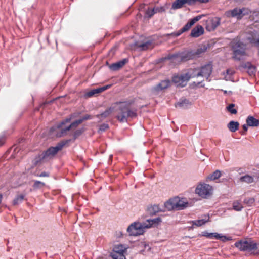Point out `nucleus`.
I'll return each instance as SVG.
<instances>
[{"instance_id":"obj_36","label":"nucleus","mask_w":259,"mask_h":259,"mask_svg":"<svg viewBox=\"0 0 259 259\" xmlns=\"http://www.w3.org/2000/svg\"><path fill=\"white\" fill-rule=\"evenodd\" d=\"M254 202L255 200L253 198L247 199L244 201V202L249 206L253 205V204L254 203Z\"/></svg>"},{"instance_id":"obj_46","label":"nucleus","mask_w":259,"mask_h":259,"mask_svg":"<svg viewBox=\"0 0 259 259\" xmlns=\"http://www.w3.org/2000/svg\"><path fill=\"white\" fill-rule=\"evenodd\" d=\"M209 1V0H196V2H200V3H205Z\"/></svg>"},{"instance_id":"obj_22","label":"nucleus","mask_w":259,"mask_h":259,"mask_svg":"<svg viewBox=\"0 0 259 259\" xmlns=\"http://www.w3.org/2000/svg\"><path fill=\"white\" fill-rule=\"evenodd\" d=\"M186 4V1L185 0H176L172 5V8L173 9H180L184 6Z\"/></svg>"},{"instance_id":"obj_38","label":"nucleus","mask_w":259,"mask_h":259,"mask_svg":"<svg viewBox=\"0 0 259 259\" xmlns=\"http://www.w3.org/2000/svg\"><path fill=\"white\" fill-rule=\"evenodd\" d=\"M186 1V4L189 5H193L196 3V0H185Z\"/></svg>"},{"instance_id":"obj_6","label":"nucleus","mask_w":259,"mask_h":259,"mask_svg":"<svg viewBox=\"0 0 259 259\" xmlns=\"http://www.w3.org/2000/svg\"><path fill=\"white\" fill-rule=\"evenodd\" d=\"M188 202L184 198L178 197L169 199L164 204V206L167 210H182L187 207Z\"/></svg>"},{"instance_id":"obj_31","label":"nucleus","mask_w":259,"mask_h":259,"mask_svg":"<svg viewBox=\"0 0 259 259\" xmlns=\"http://www.w3.org/2000/svg\"><path fill=\"white\" fill-rule=\"evenodd\" d=\"M45 186V183L39 181H34L33 185L34 189H40Z\"/></svg>"},{"instance_id":"obj_44","label":"nucleus","mask_w":259,"mask_h":259,"mask_svg":"<svg viewBox=\"0 0 259 259\" xmlns=\"http://www.w3.org/2000/svg\"><path fill=\"white\" fill-rule=\"evenodd\" d=\"M91 118V116L90 115H85L83 118L82 119H81V120H87V119H89Z\"/></svg>"},{"instance_id":"obj_28","label":"nucleus","mask_w":259,"mask_h":259,"mask_svg":"<svg viewBox=\"0 0 259 259\" xmlns=\"http://www.w3.org/2000/svg\"><path fill=\"white\" fill-rule=\"evenodd\" d=\"M111 85L109 84V85H105V86L101 87V88H99L98 89L93 90V91L94 93V95L100 93L109 89L111 87Z\"/></svg>"},{"instance_id":"obj_20","label":"nucleus","mask_w":259,"mask_h":259,"mask_svg":"<svg viewBox=\"0 0 259 259\" xmlns=\"http://www.w3.org/2000/svg\"><path fill=\"white\" fill-rule=\"evenodd\" d=\"M234 73L235 71L233 69L231 68L228 69L226 72L223 73L224 79L226 80H232V76Z\"/></svg>"},{"instance_id":"obj_23","label":"nucleus","mask_w":259,"mask_h":259,"mask_svg":"<svg viewBox=\"0 0 259 259\" xmlns=\"http://www.w3.org/2000/svg\"><path fill=\"white\" fill-rule=\"evenodd\" d=\"M221 176V171L217 170L212 174L208 176L207 178V180L212 181L219 179Z\"/></svg>"},{"instance_id":"obj_29","label":"nucleus","mask_w":259,"mask_h":259,"mask_svg":"<svg viewBox=\"0 0 259 259\" xmlns=\"http://www.w3.org/2000/svg\"><path fill=\"white\" fill-rule=\"evenodd\" d=\"M24 198V195L23 194L18 195L13 200V204L17 205L21 203Z\"/></svg>"},{"instance_id":"obj_30","label":"nucleus","mask_w":259,"mask_h":259,"mask_svg":"<svg viewBox=\"0 0 259 259\" xmlns=\"http://www.w3.org/2000/svg\"><path fill=\"white\" fill-rule=\"evenodd\" d=\"M233 207L236 211H241L243 208L242 204L238 201L233 202Z\"/></svg>"},{"instance_id":"obj_2","label":"nucleus","mask_w":259,"mask_h":259,"mask_svg":"<svg viewBox=\"0 0 259 259\" xmlns=\"http://www.w3.org/2000/svg\"><path fill=\"white\" fill-rule=\"evenodd\" d=\"M161 222L159 218L152 220H147L143 223L134 222L131 224L127 229V231L131 236H138L142 235L145 232V229L150 228L153 224H157Z\"/></svg>"},{"instance_id":"obj_21","label":"nucleus","mask_w":259,"mask_h":259,"mask_svg":"<svg viewBox=\"0 0 259 259\" xmlns=\"http://www.w3.org/2000/svg\"><path fill=\"white\" fill-rule=\"evenodd\" d=\"M239 125V123L238 122L231 121L228 123L227 126L231 132H235L238 129Z\"/></svg>"},{"instance_id":"obj_3","label":"nucleus","mask_w":259,"mask_h":259,"mask_svg":"<svg viewBox=\"0 0 259 259\" xmlns=\"http://www.w3.org/2000/svg\"><path fill=\"white\" fill-rule=\"evenodd\" d=\"M71 118H67L58 125L56 127L51 129V132L55 133L56 137H61L65 135L68 131L70 129H75L79 124L82 122L83 120H78L70 124Z\"/></svg>"},{"instance_id":"obj_15","label":"nucleus","mask_w":259,"mask_h":259,"mask_svg":"<svg viewBox=\"0 0 259 259\" xmlns=\"http://www.w3.org/2000/svg\"><path fill=\"white\" fill-rule=\"evenodd\" d=\"M63 147L62 145H59L56 147L49 148L45 153L44 157H51L54 156Z\"/></svg>"},{"instance_id":"obj_35","label":"nucleus","mask_w":259,"mask_h":259,"mask_svg":"<svg viewBox=\"0 0 259 259\" xmlns=\"http://www.w3.org/2000/svg\"><path fill=\"white\" fill-rule=\"evenodd\" d=\"M155 13V9H150L149 8L146 11V15L149 17H151Z\"/></svg>"},{"instance_id":"obj_13","label":"nucleus","mask_w":259,"mask_h":259,"mask_svg":"<svg viewBox=\"0 0 259 259\" xmlns=\"http://www.w3.org/2000/svg\"><path fill=\"white\" fill-rule=\"evenodd\" d=\"M220 23V19L218 18H209L206 21V28L209 31H211L215 29Z\"/></svg>"},{"instance_id":"obj_42","label":"nucleus","mask_w":259,"mask_h":259,"mask_svg":"<svg viewBox=\"0 0 259 259\" xmlns=\"http://www.w3.org/2000/svg\"><path fill=\"white\" fill-rule=\"evenodd\" d=\"M94 95V93L93 92V90L88 92L86 94H85V96L88 97H91L93 96Z\"/></svg>"},{"instance_id":"obj_17","label":"nucleus","mask_w":259,"mask_h":259,"mask_svg":"<svg viewBox=\"0 0 259 259\" xmlns=\"http://www.w3.org/2000/svg\"><path fill=\"white\" fill-rule=\"evenodd\" d=\"M127 59H124L121 61L110 65L109 67L111 70L113 71L118 70L122 68L126 63H127Z\"/></svg>"},{"instance_id":"obj_40","label":"nucleus","mask_w":259,"mask_h":259,"mask_svg":"<svg viewBox=\"0 0 259 259\" xmlns=\"http://www.w3.org/2000/svg\"><path fill=\"white\" fill-rule=\"evenodd\" d=\"M108 127H109L107 124H103L100 126L99 130L101 131H104L106 129L108 128Z\"/></svg>"},{"instance_id":"obj_48","label":"nucleus","mask_w":259,"mask_h":259,"mask_svg":"<svg viewBox=\"0 0 259 259\" xmlns=\"http://www.w3.org/2000/svg\"><path fill=\"white\" fill-rule=\"evenodd\" d=\"M182 103H177L176 105V106L177 107V106H180V107H181L182 106Z\"/></svg>"},{"instance_id":"obj_7","label":"nucleus","mask_w":259,"mask_h":259,"mask_svg":"<svg viewBox=\"0 0 259 259\" xmlns=\"http://www.w3.org/2000/svg\"><path fill=\"white\" fill-rule=\"evenodd\" d=\"M193 72L189 69L184 73L175 75L172 78V82L177 87H184L186 85L190 78H193Z\"/></svg>"},{"instance_id":"obj_47","label":"nucleus","mask_w":259,"mask_h":259,"mask_svg":"<svg viewBox=\"0 0 259 259\" xmlns=\"http://www.w3.org/2000/svg\"><path fill=\"white\" fill-rule=\"evenodd\" d=\"M249 69L251 70L252 72H253L255 70V68L253 66L249 67Z\"/></svg>"},{"instance_id":"obj_37","label":"nucleus","mask_w":259,"mask_h":259,"mask_svg":"<svg viewBox=\"0 0 259 259\" xmlns=\"http://www.w3.org/2000/svg\"><path fill=\"white\" fill-rule=\"evenodd\" d=\"M152 209L153 210L154 213H156V212L161 211V210L159 207L158 205H153L152 207Z\"/></svg>"},{"instance_id":"obj_25","label":"nucleus","mask_w":259,"mask_h":259,"mask_svg":"<svg viewBox=\"0 0 259 259\" xmlns=\"http://www.w3.org/2000/svg\"><path fill=\"white\" fill-rule=\"evenodd\" d=\"M138 48L141 50H146L153 48V45L150 41H147L145 43L138 45Z\"/></svg>"},{"instance_id":"obj_34","label":"nucleus","mask_w":259,"mask_h":259,"mask_svg":"<svg viewBox=\"0 0 259 259\" xmlns=\"http://www.w3.org/2000/svg\"><path fill=\"white\" fill-rule=\"evenodd\" d=\"M202 16H198L191 19L188 23L190 25L191 27L197 21L201 19Z\"/></svg>"},{"instance_id":"obj_43","label":"nucleus","mask_w":259,"mask_h":259,"mask_svg":"<svg viewBox=\"0 0 259 259\" xmlns=\"http://www.w3.org/2000/svg\"><path fill=\"white\" fill-rule=\"evenodd\" d=\"M248 126L249 125H248L247 124V125L244 124V125H243V129L244 130V132L242 133V135H244L245 134L244 133L246 132L247 131Z\"/></svg>"},{"instance_id":"obj_32","label":"nucleus","mask_w":259,"mask_h":259,"mask_svg":"<svg viewBox=\"0 0 259 259\" xmlns=\"http://www.w3.org/2000/svg\"><path fill=\"white\" fill-rule=\"evenodd\" d=\"M234 107L235 105L234 104H231L227 107V109L231 114H235L237 113V110L234 108Z\"/></svg>"},{"instance_id":"obj_9","label":"nucleus","mask_w":259,"mask_h":259,"mask_svg":"<svg viewBox=\"0 0 259 259\" xmlns=\"http://www.w3.org/2000/svg\"><path fill=\"white\" fill-rule=\"evenodd\" d=\"M127 248L122 244H116L113 247L110 256L113 259H126L125 254Z\"/></svg>"},{"instance_id":"obj_14","label":"nucleus","mask_w":259,"mask_h":259,"mask_svg":"<svg viewBox=\"0 0 259 259\" xmlns=\"http://www.w3.org/2000/svg\"><path fill=\"white\" fill-rule=\"evenodd\" d=\"M203 236L211 239L215 238L217 239H220L224 242L231 239V238H227L226 236L221 235V234L217 233L203 232Z\"/></svg>"},{"instance_id":"obj_18","label":"nucleus","mask_w":259,"mask_h":259,"mask_svg":"<svg viewBox=\"0 0 259 259\" xmlns=\"http://www.w3.org/2000/svg\"><path fill=\"white\" fill-rule=\"evenodd\" d=\"M204 33V29L201 25H197L193 28L191 32L190 35L193 37H198L203 34Z\"/></svg>"},{"instance_id":"obj_10","label":"nucleus","mask_w":259,"mask_h":259,"mask_svg":"<svg viewBox=\"0 0 259 259\" xmlns=\"http://www.w3.org/2000/svg\"><path fill=\"white\" fill-rule=\"evenodd\" d=\"M212 188L206 184H201L197 186L195 192L202 198H206L212 194Z\"/></svg>"},{"instance_id":"obj_41","label":"nucleus","mask_w":259,"mask_h":259,"mask_svg":"<svg viewBox=\"0 0 259 259\" xmlns=\"http://www.w3.org/2000/svg\"><path fill=\"white\" fill-rule=\"evenodd\" d=\"M37 176L40 177H49V174L47 172H42L40 175H37Z\"/></svg>"},{"instance_id":"obj_27","label":"nucleus","mask_w":259,"mask_h":259,"mask_svg":"<svg viewBox=\"0 0 259 259\" xmlns=\"http://www.w3.org/2000/svg\"><path fill=\"white\" fill-rule=\"evenodd\" d=\"M191 27L190 26V25L187 23L179 32L178 33H172L171 35L175 36H178L182 33L188 31L190 29Z\"/></svg>"},{"instance_id":"obj_4","label":"nucleus","mask_w":259,"mask_h":259,"mask_svg":"<svg viewBox=\"0 0 259 259\" xmlns=\"http://www.w3.org/2000/svg\"><path fill=\"white\" fill-rule=\"evenodd\" d=\"M235 246L241 251H247L253 255H259V244L251 239L240 240L236 242Z\"/></svg>"},{"instance_id":"obj_33","label":"nucleus","mask_w":259,"mask_h":259,"mask_svg":"<svg viewBox=\"0 0 259 259\" xmlns=\"http://www.w3.org/2000/svg\"><path fill=\"white\" fill-rule=\"evenodd\" d=\"M202 16H198L191 19L188 23L190 25L191 27L197 21L201 19Z\"/></svg>"},{"instance_id":"obj_16","label":"nucleus","mask_w":259,"mask_h":259,"mask_svg":"<svg viewBox=\"0 0 259 259\" xmlns=\"http://www.w3.org/2000/svg\"><path fill=\"white\" fill-rule=\"evenodd\" d=\"M244 9H240L238 8H235L233 10L227 11L225 13V15L228 17H235L238 18L241 16Z\"/></svg>"},{"instance_id":"obj_8","label":"nucleus","mask_w":259,"mask_h":259,"mask_svg":"<svg viewBox=\"0 0 259 259\" xmlns=\"http://www.w3.org/2000/svg\"><path fill=\"white\" fill-rule=\"evenodd\" d=\"M190 70L191 72H193L192 76H193V78H196L200 76L206 77L207 78L210 75L212 72V66L211 64H207L201 67L200 68L194 69H190Z\"/></svg>"},{"instance_id":"obj_11","label":"nucleus","mask_w":259,"mask_h":259,"mask_svg":"<svg viewBox=\"0 0 259 259\" xmlns=\"http://www.w3.org/2000/svg\"><path fill=\"white\" fill-rule=\"evenodd\" d=\"M232 47L234 52V58L237 60H240L241 57L245 54V46L240 42H233Z\"/></svg>"},{"instance_id":"obj_12","label":"nucleus","mask_w":259,"mask_h":259,"mask_svg":"<svg viewBox=\"0 0 259 259\" xmlns=\"http://www.w3.org/2000/svg\"><path fill=\"white\" fill-rule=\"evenodd\" d=\"M170 85V82L169 80H164L161 81L157 85L152 87L151 92L152 94L157 95L161 91L168 88Z\"/></svg>"},{"instance_id":"obj_1","label":"nucleus","mask_w":259,"mask_h":259,"mask_svg":"<svg viewBox=\"0 0 259 259\" xmlns=\"http://www.w3.org/2000/svg\"><path fill=\"white\" fill-rule=\"evenodd\" d=\"M133 101L119 102L115 103L112 107L107 109L104 113L97 115L99 118H105L109 116L114 110L116 112V118L120 122L127 121L128 117L136 116L135 111L130 109Z\"/></svg>"},{"instance_id":"obj_24","label":"nucleus","mask_w":259,"mask_h":259,"mask_svg":"<svg viewBox=\"0 0 259 259\" xmlns=\"http://www.w3.org/2000/svg\"><path fill=\"white\" fill-rule=\"evenodd\" d=\"M240 181L241 182H245L246 183H251L253 182L254 179L252 176L246 175L245 176L241 177L240 178Z\"/></svg>"},{"instance_id":"obj_39","label":"nucleus","mask_w":259,"mask_h":259,"mask_svg":"<svg viewBox=\"0 0 259 259\" xmlns=\"http://www.w3.org/2000/svg\"><path fill=\"white\" fill-rule=\"evenodd\" d=\"M153 9H155V13L163 12L164 11V9L163 7H155Z\"/></svg>"},{"instance_id":"obj_19","label":"nucleus","mask_w":259,"mask_h":259,"mask_svg":"<svg viewBox=\"0 0 259 259\" xmlns=\"http://www.w3.org/2000/svg\"><path fill=\"white\" fill-rule=\"evenodd\" d=\"M246 123L250 126H259V120L254 118L253 116H248L246 119Z\"/></svg>"},{"instance_id":"obj_45","label":"nucleus","mask_w":259,"mask_h":259,"mask_svg":"<svg viewBox=\"0 0 259 259\" xmlns=\"http://www.w3.org/2000/svg\"><path fill=\"white\" fill-rule=\"evenodd\" d=\"M5 139L3 137L0 138V146L4 144Z\"/></svg>"},{"instance_id":"obj_5","label":"nucleus","mask_w":259,"mask_h":259,"mask_svg":"<svg viewBox=\"0 0 259 259\" xmlns=\"http://www.w3.org/2000/svg\"><path fill=\"white\" fill-rule=\"evenodd\" d=\"M207 50L205 46L199 47L196 50L191 51L182 54L180 56H174L170 58L172 61H179L181 59L183 61L192 59L198 57L200 55L205 53Z\"/></svg>"},{"instance_id":"obj_26","label":"nucleus","mask_w":259,"mask_h":259,"mask_svg":"<svg viewBox=\"0 0 259 259\" xmlns=\"http://www.w3.org/2000/svg\"><path fill=\"white\" fill-rule=\"evenodd\" d=\"M208 221L209 217H206V219H200L193 221V225L197 226H201Z\"/></svg>"}]
</instances>
